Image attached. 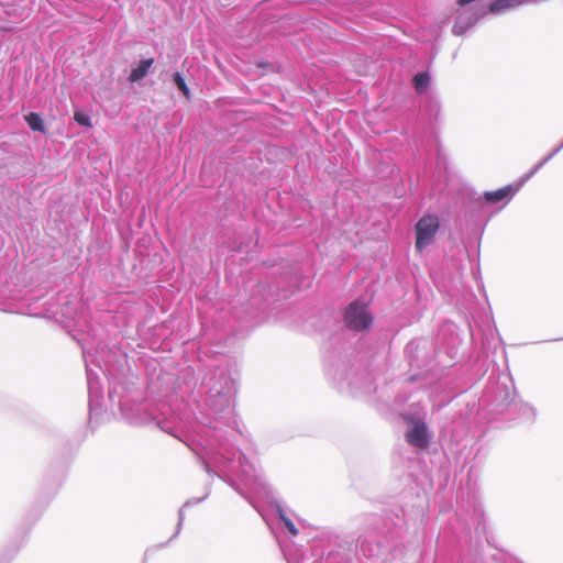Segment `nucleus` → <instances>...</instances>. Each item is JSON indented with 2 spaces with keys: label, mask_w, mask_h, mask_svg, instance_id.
Segmentation results:
<instances>
[{
  "label": "nucleus",
  "mask_w": 563,
  "mask_h": 563,
  "mask_svg": "<svg viewBox=\"0 0 563 563\" xmlns=\"http://www.w3.org/2000/svg\"><path fill=\"white\" fill-rule=\"evenodd\" d=\"M201 388L206 395L190 438L184 441L197 455L210 476H218L254 508L249 493L265 494L266 484L246 455L233 445L239 431L233 428L235 380L224 368L205 375Z\"/></svg>",
  "instance_id": "f257e3e1"
},
{
  "label": "nucleus",
  "mask_w": 563,
  "mask_h": 563,
  "mask_svg": "<svg viewBox=\"0 0 563 563\" xmlns=\"http://www.w3.org/2000/svg\"><path fill=\"white\" fill-rule=\"evenodd\" d=\"M82 355L87 372L89 419L92 420L102 413L103 389L98 374L90 368V363L93 362V355L86 347H82Z\"/></svg>",
  "instance_id": "f03ea898"
},
{
  "label": "nucleus",
  "mask_w": 563,
  "mask_h": 563,
  "mask_svg": "<svg viewBox=\"0 0 563 563\" xmlns=\"http://www.w3.org/2000/svg\"><path fill=\"white\" fill-rule=\"evenodd\" d=\"M344 321L350 330L362 332L372 327L373 317L366 303L354 300L345 309Z\"/></svg>",
  "instance_id": "7ed1b4c3"
},
{
  "label": "nucleus",
  "mask_w": 563,
  "mask_h": 563,
  "mask_svg": "<svg viewBox=\"0 0 563 563\" xmlns=\"http://www.w3.org/2000/svg\"><path fill=\"white\" fill-rule=\"evenodd\" d=\"M440 229V221L437 216L424 214L422 216L415 225L416 232V250L421 253L424 251L433 241L437 232Z\"/></svg>",
  "instance_id": "20e7f679"
},
{
  "label": "nucleus",
  "mask_w": 563,
  "mask_h": 563,
  "mask_svg": "<svg viewBox=\"0 0 563 563\" xmlns=\"http://www.w3.org/2000/svg\"><path fill=\"white\" fill-rule=\"evenodd\" d=\"M412 426L406 432V441L417 448L426 449L430 443V435L426 422L421 419H410Z\"/></svg>",
  "instance_id": "39448f33"
},
{
  "label": "nucleus",
  "mask_w": 563,
  "mask_h": 563,
  "mask_svg": "<svg viewBox=\"0 0 563 563\" xmlns=\"http://www.w3.org/2000/svg\"><path fill=\"white\" fill-rule=\"evenodd\" d=\"M132 423L139 426H148L154 423L164 432L173 434L176 438H179V435L176 433V424L174 419H159L145 410L139 411L136 416L132 419Z\"/></svg>",
  "instance_id": "423d86ee"
},
{
  "label": "nucleus",
  "mask_w": 563,
  "mask_h": 563,
  "mask_svg": "<svg viewBox=\"0 0 563 563\" xmlns=\"http://www.w3.org/2000/svg\"><path fill=\"white\" fill-rule=\"evenodd\" d=\"M486 13L485 9H470L456 16L452 32L455 35H463L470 27L474 26Z\"/></svg>",
  "instance_id": "0eeeda50"
},
{
  "label": "nucleus",
  "mask_w": 563,
  "mask_h": 563,
  "mask_svg": "<svg viewBox=\"0 0 563 563\" xmlns=\"http://www.w3.org/2000/svg\"><path fill=\"white\" fill-rule=\"evenodd\" d=\"M526 178L522 176L516 184L507 185L494 191H486L484 194L485 200L488 203H497L505 201L506 205L526 184Z\"/></svg>",
  "instance_id": "6e6552de"
},
{
  "label": "nucleus",
  "mask_w": 563,
  "mask_h": 563,
  "mask_svg": "<svg viewBox=\"0 0 563 563\" xmlns=\"http://www.w3.org/2000/svg\"><path fill=\"white\" fill-rule=\"evenodd\" d=\"M501 393L505 394L501 402L499 404V406L501 407L500 408V412L504 411V408H512L514 410L516 409H519L521 415H520V418L523 419V420H528V421H532L534 420L536 418V410L532 406L528 405V404H519V402H516L514 399H510V396L509 394L505 390H503Z\"/></svg>",
  "instance_id": "1a4fd4ad"
},
{
  "label": "nucleus",
  "mask_w": 563,
  "mask_h": 563,
  "mask_svg": "<svg viewBox=\"0 0 563 563\" xmlns=\"http://www.w3.org/2000/svg\"><path fill=\"white\" fill-rule=\"evenodd\" d=\"M357 549L365 558H378L382 553V545L372 537L363 536L357 540Z\"/></svg>",
  "instance_id": "9d476101"
},
{
  "label": "nucleus",
  "mask_w": 563,
  "mask_h": 563,
  "mask_svg": "<svg viewBox=\"0 0 563 563\" xmlns=\"http://www.w3.org/2000/svg\"><path fill=\"white\" fill-rule=\"evenodd\" d=\"M153 65H154L153 57L141 59L137 63V65L134 68H132V70L130 71V75L128 77L129 81L134 84V82H139L140 80H142L150 73Z\"/></svg>",
  "instance_id": "9b49d317"
},
{
  "label": "nucleus",
  "mask_w": 563,
  "mask_h": 563,
  "mask_svg": "<svg viewBox=\"0 0 563 563\" xmlns=\"http://www.w3.org/2000/svg\"><path fill=\"white\" fill-rule=\"evenodd\" d=\"M521 3L520 0H493L487 11L493 14H500L518 8Z\"/></svg>",
  "instance_id": "f8f14e48"
},
{
  "label": "nucleus",
  "mask_w": 563,
  "mask_h": 563,
  "mask_svg": "<svg viewBox=\"0 0 563 563\" xmlns=\"http://www.w3.org/2000/svg\"><path fill=\"white\" fill-rule=\"evenodd\" d=\"M111 356V352H107L104 351L103 349H98L97 350V362H98V367L102 371V373L108 377L109 380L112 379V376H113V371H112V366L109 364V360Z\"/></svg>",
  "instance_id": "ddd939ff"
},
{
  "label": "nucleus",
  "mask_w": 563,
  "mask_h": 563,
  "mask_svg": "<svg viewBox=\"0 0 563 563\" xmlns=\"http://www.w3.org/2000/svg\"><path fill=\"white\" fill-rule=\"evenodd\" d=\"M431 76L428 71L417 73L412 78V85L417 92L421 93L428 89Z\"/></svg>",
  "instance_id": "4468645a"
},
{
  "label": "nucleus",
  "mask_w": 563,
  "mask_h": 563,
  "mask_svg": "<svg viewBox=\"0 0 563 563\" xmlns=\"http://www.w3.org/2000/svg\"><path fill=\"white\" fill-rule=\"evenodd\" d=\"M563 148V141L542 161H540L530 172L523 175L528 181L536 173H538L550 159H552Z\"/></svg>",
  "instance_id": "2eb2a0df"
},
{
  "label": "nucleus",
  "mask_w": 563,
  "mask_h": 563,
  "mask_svg": "<svg viewBox=\"0 0 563 563\" xmlns=\"http://www.w3.org/2000/svg\"><path fill=\"white\" fill-rule=\"evenodd\" d=\"M563 148V141L542 161H540L530 172L523 175L528 181L536 173H538L550 159H552Z\"/></svg>",
  "instance_id": "dca6fc26"
},
{
  "label": "nucleus",
  "mask_w": 563,
  "mask_h": 563,
  "mask_svg": "<svg viewBox=\"0 0 563 563\" xmlns=\"http://www.w3.org/2000/svg\"><path fill=\"white\" fill-rule=\"evenodd\" d=\"M25 121L34 132H45V125L42 117L36 112H30L25 115Z\"/></svg>",
  "instance_id": "f3484780"
},
{
  "label": "nucleus",
  "mask_w": 563,
  "mask_h": 563,
  "mask_svg": "<svg viewBox=\"0 0 563 563\" xmlns=\"http://www.w3.org/2000/svg\"><path fill=\"white\" fill-rule=\"evenodd\" d=\"M173 81L176 85V87L184 93V96L189 98L190 89H189L184 76L179 71L174 73Z\"/></svg>",
  "instance_id": "a211bd4d"
},
{
  "label": "nucleus",
  "mask_w": 563,
  "mask_h": 563,
  "mask_svg": "<svg viewBox=\"0 0 563 563\" xmlns=\"http://www.w3.org/2000/svg\"><path fill=\"white\" fill-rule=\"evenodd\" d=\"M277 511H278V516L280 518V520L284 522L285 527L288 529L289 533L291 536H297L298 534V529L296 528L295 523L291 521V519H289L284 510L278 507L277 508Z\"/></svg>",
  "instance_id": "6ab92c4d"
},
{
  "label": "nucleus",
  "mask_w": 563,
  "mask_h": 563,
  "mask_svg": "<svg viewBox=\"0 0 563 563\" xmlns=\"http://www.w3.org/2000/svg\"><path fill=\"white\" fill-rule=\"evenodd\" d=\"M74 120L81 126L90 128L92 125L91 118L82 112V111H76L74 114Z\"/></svg>",
  "instance_id": "aec40b11"
},
{
  "label": "nucleus",
  "mask_w": 563,
  "mask_h": 563,
  "mask_svg": "<svg viewBox=\"0 0 563 563\" xmlns=\"http://www.w3.org/2000/svg\"><path fill=\"white\" fill-rule=\"evenodd\" d=\"M186 507H184V505L180 507V509L178 510V522H177V526H176V531L175 533L172 536L170 540H173L174 538H176L181 529H183V525H184V520H185V510Z\"/></svg>",
  "instance_id": "412c9836"
},
{
  "label": "nucleus",
  "mask_w": 563,
  "mask_h": 563,
  "mask_svg": "<svg viewBox=\"0 0 563 563\" xmlns=\"http://www.w3.org/2000/svg\"><path fill=\"white\" fill-rule=\"evenodd\" d=\"M349 385L354 387V388H357V389H362L364 391H371L372 390V383H369L368 385H365V384H361L354 379H351L349 380Z\"/></svg>",
  "instance_id": "4be33fe9"
},
{
  "label": "nucleus",
  "mask_w": 563,
  "mask_h": 563,
  "mask_svg": "<svg viewBox=\"0 0 563 563\" xmlns=\"http://www.w3.org/2000/svg\"><path fill=\"white\" fill-rule=\"evenodd\" d=\"M209 493H210V490H208V492L206 493V495H205V496H202V497H199V498H190V499H188V500L184 504V507H190V506L198 505V504L202 503V501H203V500L209 496Z\"/></svg>",
  "instance_id": "5701e85b"
},
{
  "label": "nucleus",
  "mask_w": 563,
  "mask_h": 563,
  "mask_svg": "<svg viewBox=\"0 0 563 563\" xmlns=\"http://www.w3.org/2000/svg\"><path fill=\"white\" fill-rule=\"evenodd\" d=\"M440 109H441V107H440L439 101H437V100H432V101L430 102V111H431V112H434V119H435V120H438V115H439V113H440Z\"/></svg>",
  "instance_id": "b1692460"
},
{
  "label": "nucleus",
  "mask_w": 563,
  "mask_h": 563,
  "mask_svg": "<svg viewBox=\"0 0 563 563\" xmlns=\"http://www.w3.org/2000/svg\"><path fill=\"white\" fill-rule=\"evenodd\" d=\"M336 554L330 552L327 558L324 559L323 563H336L335 561Z\"/></svg>",
  "instance_id": "393cba45"
},
{
  "label": "nucleus",
  "mask_w": 563,
  "mask_h": 563,
  "mask_svg": "<svg viewBox=\"0 0 563 563\" xmlns=\"http://www.w3.org/2000/svg\"><path fill=\"white\" fill-rule=\"evenodd\" d=\"M115 388H110L109 389V398L110 400L114 401V395H115Z\"/></svg>",
  "instance_id": "a878e982"
},
{
  "label": "nucleus",
  "mask_w": 563,
  "mask_h": 563,
  "mask_svg": "<svg viewBox=\"0 0 563 563\" xmlns=\"http://www.w3.org/2000/svg\"><path fill=\"white\" fill-rule=\"evenodd\" d=\"M285 558L288 563H294L292 558H290L288 554H285Z\"/></svg>",
  "instance_id": "bb28decb"
},
{
  "label": "nucleus",
  "mask_w": 563,
  "mask_h": 563,
  "mask_svg": "<svg viewBox=\"0 0 563 563\" xmlns=\"http://www.w3.org/2000/svg\"><path fill=\"white\" fill-rule=\"evenodd\" d=\"M411 345H412V342H410L409 344H407V347H406V349H407V350H408V349H410V347H411Z\"/></svg>",
  "instance_id": "cd10ccee"
}]
</instances>
